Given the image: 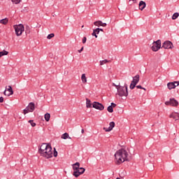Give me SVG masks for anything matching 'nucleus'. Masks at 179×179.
Listing matches in <instances>:
<instances>
[{
  "mask_svg": "<svg viewBox=\"0 0 179 179\" xmlns=\"http://www.w3.org/2000/svg\"><path fill=\"white\" fill-rule=\"evenodd\" d=\"M109 127H103V131H106V132H110V131H113V128L115 127V123L114 122H110L109 123Z\"/></svg>",
  "mask_w": 179,
  "mask_h": 179,
  "instance_id": "nucleus-12",
  "label": "nucleus"
},
{
  "mask_svg": "<svg viewBox=\"0 0 179 179\" xmlns=\"http://www.w3.org/2000/svg\"><path fill=\"white\" fill-rule=\"evenodd\" d=\"M116 89L117 90V94H118L120 97L128 96V85H127V84H125L124 86H116Z\"/></svg>",
  "mask_w": 179,
  "mask_h": 179,
  "instance_id": "nucleus-3",
  "label": "nucleus"
},
{
  "mask_svg": "<svg viewBox=\"0 0 179 179\" xmlns=\"http://www.w3.org/2000/svg\"><path fill=\"white\" fill-rule=\"evenodd\" d=\"M92 36H94L95 37V38H97V37H98L97 34H96V31H94V29L93 30Z\"/></svg>",
  "mask_w": 179,
  "mask_h": 179,
  "instance_id": "nucleus-35",
  "label": "nucleus"
},
{
  "mask_svg": "<svg viewBox=\"0 0 179 179\" xmlns=\"http://www.w3.org/2000/svg\"><path fill=\"white\" fill-rule=\"evenodd\" d=\"M136 88L137 89H142L143 90H145V92H146V88L143 87L141 85H137Z\"/></svg>",
  "mask_w": 179,
  "mask_h": 179,
  "instance_id": "nucleus-34",
  "label": "nucleus"
},
{
  "mask_svg": "<svg viewBox=\"0 0 179 179\" xmlns=\"http://www.w3.org/2000/svg\"><path fill=\"white\" fill-rule=\"evenodd\" d=\"M81 133H82V134H85V129H82Z\"/></svg>",
  "mask_w": 179,
  "mask_h": 179,
  "instance_id": "nucleus-44",
  "label": "nucleus"
},
{
  "mask_svg": "<svg viewBox=\"0 0 179 179\" xmlns=\"http://www.w3.org/2000/svg\"><path fill=\"white\" fill-rule=\"evenodd\" d=\"M175 85H177V83H175Z\"/></svg>",
  "mask_w": 179,
  "mask_h": 179,
  "instance_id": "nucleus-47",
  "label": "nucleus"
},
{
  "mask_svg": "<svg viewBox=\"0 0 179 179\" xmlns=\"http://www.w3.org/2000/svg\"><path fill=\"white\" fill-rule=\"evenodd\" d=\"M38 153L45 159H51L52 157V148L51 145L43 143L38 148Z\"/></svg>",
  "mask_w": 179,
  "mask_h": 179,
  "instance_id": "nucleus-1",
  "label": "nucleus"
},
{
  "mask_svg": "<svg viewBox=\"0 0 179 179\" xmlns=\"http://www.w3.org/2000/svg\"><path fill=\"white\" fill-rule=\"evenodd\" d=\"M149 157H153V153L150 152L148 154Z\"/></svg>",
  "mask_w": 179,
  "mask_h": 179,
  "instance_id": "nucleus-41",
  "label": "nucleus"
},
{
  "mask_svg": "<svg viewBox=\"0 0 179 179\" xmlns=\"http://www.w3.org/2000/svg\"><path fill=\"white\" fill-rule=\"evenodd\" d=\"M169 117L170 118H173V120H176V121H177V120H179V113L173 112L170 115Z\"/></svg>",
  "mask_w": 179,
  "mask_h": 179,
  "instance_id": "nucleus-16",
  "label": "nucleus"
},
{
  "mask_svg": "<svg viewBox=\"0 0 179 179\" xmlns=\"http://www.w3.org/2000/svg\"><path fill=\"white\" fill-rule=\"evenodd\" d=\"M133 1H136V0H133Z\"/></svg>",
  "mask_w": 179,
  "mask_h": 179,
  "instance_id": "nucleus-48",
  "label": "nucleus"
},
{
  "mask_svg": "<svg viewBox=\"0 0 179 179\" xmlns=\"http://www.w3.org/2000/svg\"><path fill=\"white\" fill-rule=\"evenodd\" d=\"M87 40V38H86V36H84L83 38V44H85L86 43V41Z\"/></svg>",
  "mask_w": 179,
  "mask_h": 179,
  "instance_id": "nucleus-37",
  "label": "nucleus"
},
{
  "mask_svg": "<svg viewBox=\"0 0 179 179\" xmlns=\"http://www.w3.org/2000/svg\"><path fill=\"white\" fill-rule=\"evenodd\" d=\"M138 8L140 10H143L146 8V2L141 1L138 4Z\"/></svg>",
  "mask_w": 179,
  "mask_h": 179,
  "instance_id": "nucleus-15",
  "label": "nucleus"
},
{
  "mask_svg": "<svg viewBox=\"0 0 179 179\" xmlns=\"http://www.w3.org/2000/svg\"><path fill=\"white\" fill-rule=\"evenodd\" d=\"M83 48H84L82 47L81 49L78 50V52H82V51H83Z\"/></svg>",
  "mask_w": 179,
  "mask_h": 179,
  "instance_id": "nucleus-42",
  "label": "nucleus"
},
{
  "mask_svg": "<svg viewBox=\"0 0 179 179\" xmlns=\"http://www.w3.org/2000/svg\"><path fill=\"white\" fill-rule=\"evenodd\" d=\"M54 34H50L49 35H48V36H47V38L48 39V40H51V38H52V37H54Z\"/></svg>",
  "mask_w": 179,
  "mask_h": 179,
  "instance_id": "nucleus-33",
  "label": "nucleus"
},
{
  "mask_svg": "<svg viewBox=\"0 0 179 179\" xmlns=\"http://www.w3.org/2000/svg\"><path fill=\"white\" fill-rule=\"evenodd\" d=\"M113 86H115V87H117V86H121V85H117L115 83H113Z\"/></svg>",
  "mask_w": 179,
  "mask_h": 179,
  "instance_id": "nucleus-43",
  "label": "nucleus"
},
{
  "mask_svg": "<svg viewBox=\"0 0 179 179\" xmlns=\"http://www.w3.org/2000/svg\"><path fill=\"white\" fill-rule=\"evenodd\" d=\"M173 43L170 41H166L162 44V48H164V50H171L173 48Z\"/></svg>",
  "mask_w": 179,
  "mask_h": 179,
  "instance_id": "nucleus-9",
  "label": "nucleus"
},
{
  "mask_svg": "<svg viewBox=\"0 0 179 179\" xmlns=\"http://www.w3.org/2000/svg\"><path fill=\"white\" fill-rule=\"evenodd\" d=\"M16 36H22L23 31H24V26L22 24L13 26Z\"/></svg>",
  "mask_w": 179,
  "mask_h": 179,
  "instance_id": "nucleus-4",
  "label": "nucleus"
},
{
  "mask_svg": "<svg viewBox=\"0 0 179 179\" xmlns=\"http://www.w3.org/2000/svg\"><path fill=\"white\" fill-rule=\"evenodd\" d=\"M71 139V137H69V134L68 133H64V134H62V139Z\"/></svg>",
  "mask_w": 179,
  "mask_h": 179,
  "instance_id": "nucleus-21",
  "label": "nucleus"
},
{
  "mask_svg": "<svg viewBox=\"0 0 179 179\" xmlns=\"http://www.w3.org/2000/svg\"><path fill=\"white\" fill-rule=\"evenodd\" d=\"M92 107L93 108H96V110H99L100 111H103V110H104V106L97 101L93 102Z\"/></svg>",
  "mask_w": 179,
  "mask_h": 179,
  "instance_id": "nucleus-10",
  "label": "nucleus"
},
{
  "mask_svg": "<svg viewBox=\"0 0 179 179\" xmlns=\"http://www.w3.org/2000/svg\"><path fill=\"white\" fill-rule=\"evenodd\" d=\"M99 31H104V30L101 28H99Z\"/></svg>",
  "mask_w": 179,
  "mask_h": 179,
  "instance_id": "nucleus-45",
  "label": "nucleus"
},
{
  "mask_svg": "<svg viewBox=\"0 0 179 179\" xmlns=\"http://www.w3.org/2000/svg\"><path fill=\"white\" fill-rule=\"evenodd\" d=\"M7 92H8V93L6 94V90H5V91L3 92V94L5 96H12V94H13V90L12 89V86L9 85L8 88L7 89Z\"/></svg>",
  "mask_w": 179,
  "mask_h": 179,
  "instance_id": "nucleus-13",
  "label": "nucleus"
},
{
  "mask_svg": "<svg viewBox=\"0 0 179 179\" xmlns=\"http://www.w3.org/2000/svg\"><path fill=\"white\" fill-rule=\"evenodd\" d=\"M8 54H9V52H8L6 50H3V51L0 52V58H1V57H3V55H8Z\"/></svg>",
  "mask_w": 179,
  "mask_h": 179,
  "instance_id": "nucleus-22",
  "label": "nucleus"
},
{
  "mask_svg": "<svg viewBox=\"0 0 179 179\" xmlns=\"http://www.w3.org/2000/svg\"><path fill=\"white\" fill-rule=\"evenodd\" d=\"M94 26H97L98 27H99V26H101V21L99 20V21H96L94 22Z\"/></svg>",
  "mask_w": 179,
  "mask_h": 179,
  "instance_id": "nucleus-26",
  "label": "nucleus"
},
{
  "mask_svg": "<svg viewBox=\"0 0 179 179\" xmlns=\"http://www.w3.org/2000/svg\"><path fill=\"white\" fill-rule=\"evenodd\" d=\"M107 110L108 111V113H113L114 109L113 108V106H109L107 108Z\"/></svg>",
  "mask_w": 179,
  "mask_h": 179,
  "instance_id": "nucleus-27",
  "label": "nucleus"
},
{
  "mask_svg": "<svg viewBox=\"0 0 179 179\" xmlns=\"http://www.w3.org/2000/svg\"><path fill=\"white\" fill-rule=\"evenodd\" d=\"M1 24H8V18H4L0 20Z\"/></svg>",
  "mask_w": 179,
  "mask_h": 179,
  "instance_id": "nucleus-24",
  "label": "nucleus"
},
{
  "mask_svg": "<svg viewBox=\"0 0 179 179\" xmlns=\"http://www.w3.org/2000/svg\"><path fill=\"white\" fill-rule=\"evenodd\" d=\"M25 33H26V34H30V27L29 26L26 27Z\"/></svg>",
  "mask_w": 179,
  "mask_h": 179,
  "instance_id": "nucleus-29",
  "label": "nucleus"
},
{
  "mask_svg": "<svg viewBox=\"0 0 179 179\" xmlns=\"http://www.w3.org/2000/svg\"><path fill=\"white\" fill-rule=\"evenodd\" d=\"M141 76L139 74H136V76L133 77V80L131 81V83H134L135 85H138L139 83V79Z\"/></svg>",
  "mask_w": 179,
  "mask_h": 179,
  "instance_id": "nucleus-14",
  "label": "nucleus"
},
{
  "mask_svg": "<svg viewBox=\"0 0 179 179\" xmlns=\"http://www.w3.org/2000/svg\"><path fill=\"white\" fill-rule=\"evenodd\" d=\"M159 48H162V41H160V39L153 42L151 50L156 52L159 51Z\"/></svg>",
  "mask_w": 179,
  "mask_h": 179,
  "instance_id": "nucleus-6",
  "label": "nucleus"
},
{
  "mask_svg": "<svg viewBox=\"0 0 179 179\" xmlns=\"http://www.w3.org/2000/svg\"><path fill=\"white\" fill-rule=\"evenodd\" d=\"M94 30L95 31L96 34H99V33H100V28H96Z\"/></svg>",
  "mask_w": 179,
  "mask_h": 179,
  "instance_id": "nucleus-36",
  "label": "nucleus"
},
{
  "mask_svg": "<svg viewBox=\"0 0 179 179\" xmlns=\"http://www.w3.org/2000/svg\"><path fill=\"white\" fill-rule=\"evenodd\" d=\"M13 3H15V5H17V3H20L22 2V0H11Z\"/></svg>",
  "mask_w": 179,
  "mask_h": 179,
  "instance_id": "nucleus-30",
  "label": "nucleus"
},
{
  "mask_svg": "<svg viewBox=\"0 0 179 179\" xmlns=\"http://www.w3.org/2000/svg\"><path fill=\"white\" fill-rule=\"evenodd\" d=\"M28 122L31 124V127H36V122L34 120H29Z\"/></svg>",
  "mask_w": 179,
  "mask_h": 179,
  "instance_id": "nucleus-32",
  "label": "nucleus"
},
{
  "mask_svg": "<svg viewBox=\"0 0 179 179\" xmlns=\"http://www.w3.org/2000/svg\"><path fill=\"white\" fill-rule=\"evenodd\" d=\"M179 13H175L173 16H172V20H176L177 17H178Z\"/></svg>",
  "mask_w": 179,
  "mask_h": 179,
  "instance_id": "nucleus-25",
  "label": "nucleus"
},
{
  "mask_svg": "<svg viewBox=\"0 0 179 179\" xmlns=\"http://www.w3.org/2000/svg\"><path fill=\"white\" fill-rule=\"evenodd\" d=\"M36 110V104L34 103L31 102L29 103L28 106L26 107L25 109L23 110V114L26 115L28 113H33Z\"/></svg>",
  "mask_w": 179,
  "mask_h": 179,
  "instance_id": "nucleus-5",
  "label": "nucleus"
},
{
  "mask_svg": "<svg viewBox=\"0 0 179 179\" xmlns=\"http://www.w3.org/2000/svg\"><path fill=\"white\" fill-rule=\"evenodd\" d=\"M0 103H3V98L2 96L0 97Z\"/></svg>",
  "mask_w": 179,
  "mask_h": 179,
  "instance_id": "nucleus-40",
  "label": "nucleus"
},
{
  "mask_svg": "<svg viewBox=\"0 0 179 179\" xmlns=\"http://www.w3.org/2000/svg\"><path fill=\"white\" fill-rule=\"evenodd\" d=\"M86 107L87 108H92V101L89 99H86Z\"/></svg>",
  "mask_w": 179,
  "mask_h": 179,
  "instance_id": "nucleus-18",
  "label": "nucleus"
},
{
  "mask_svg": "<svg viewBox=\"0 0 179 179\" xmlns=\"http://www.w3.org/2000/svg\"><path fill=\"white\" fill-rule=\"evenodd\" d=\"M177 86H179V81H175L173 83H169L167 84L168 89L171 90L172 89H176Z\"/></svg>",
  "mask_w": 179,
  "mask_h": 179,
  "instance_id": "nucleus-11",
  "label": "nucleus"
},
{
  "mask_svg": "<svg viewBox=\"0 0 179 179\" xmlns=\"http://www.w3.org/2000/svg\"><path fill=\"white\" fill-rule=\"evenodd\" d=\"M116 164H121L124 162H128V152L124 149L117 150L115 154Z\"/></svg>",
  "mask_w": 179,
  "mask_h": 179,
  "instance_id": "nucleus-2",
  "label": "nucleus"
},
{
  "mask_svg": "<svg viewBox=\"0 0 179 179\" xmlns=\"http://www.w3.org/2000/svg\"><path fill=\"white\" fill-rule=\"evenodd\" d=\"M108 62H110V61L108 59H104V60H101L99 62V64L101 66V65H104L105 64H108Z\"/></svg>",
  "mask_w": 179,
  "mask_h": 179,
  "instance_id": "nucleus-23",
  "label": "nucleus"
},
{
  "mask_svg": "<svg viewBox=\"0 0 179 179\" xmlns=\"http://www.w3.org/2000/svg\"><path fill=\"white\" fill-rule=\"evenodd\" d=\"M85 171H86V169L83 167H80L76 171H73V176H74L76 178H78V177H79V176H82Z\"/></svg>",
  "mask_w": 179,
  "mask_h": 179,
  "instance_id": "nucleus-8",
  "label": "nucleus"
},
{
  "mask_svg": "<svg viewBox=\"0 0 179 179\" xmlns=\"http://www.w3.org/2000/svg\"><path fill=\"white\" fill-rule=\"evenodd\" d=\"M81 80L83 83H86L87 82V79L86 78V74L83 73L81 76Z\"/></svg>",
  "mask_w": 179,
  "mask_h": 179,
  "instance_id": "nucleus-20",
  "label": "nucleus"
},
{
  "mask_svg": "<svg viewBox=\"0 0 179 179\" xmlns=\"http://www.w3.org/2000/svg\"><path fill=\"white\" fill-rule=\"evenodd\" d=\"M53 156L54 157H57V156H58V152L57 151V149H55V148H54Z\"/></svg>",
  "mask_w": 179,
  "mask_h": 179,
  "instance_id": "nucleus-31",
  "label": "nucleus"
},
{
  "mask_svg": "<svg viewBox=\"0 0 179 179\" xmlns=\"http://www.w3.org/2000/svg\"><path fill=\"white\" fill-rule=\"evenodd\" d=\"M73 171H78V169L80 168V163L76 162L72 164Z\"/></svg>",
  "mask_w": 179,
  "mask_h": 179,
  "instance_id": "nucleus-17",
  "label": "nucleus"
},
{
  "mask_svg": "<svg viewBox=\"0 0 179 179\" xmlns=\"http://www.w3.org/2000/svg\"><path fill=\"white\" fill-rule=\"evenodd\" d=\"M113 108H114L115 107H117V104L114 103H111V105Z\"/></svg>",
  "mask_w": 179,
  "mask_h": 179,
  "instance_id": "nucleus-39",
  "label": "nucleus"
},
{
  "mask_svg": "<svg viewBox=\"0 0 179 179\" xmlns=\"http://www.w3.org/2000/svg\"><path fill=\"white\" fill-rule=\"evenodd\" d=\"M45 120L46 122H48V121H50V118H51V115L50 113H46L45 114Z\"/></svg>",
  "mask_w": 179,
  "mask_h": 179,
  "instance_id": "nucleus-19",
  "label": "nucleus"
},
{
  "mask_svg": "<svg viewBox=\"0 0 179 179\" xmlns=\"http://www.w3.org/2000/svg\"><path fill=\"white\" fill-rule=\"evenodd\" d=\"M116 179H121V178H117Z\"/></svg>",
  "mask_w": 179,
  "mask_h": 179,
  "instance_id": "nucleus-46",
  "label": "nucleus"
},
{
  "mask_svg": "<svg viewBox=\"0 0 179 179\" xmlns=\"http://www.w3.org/2000/svg\"><path fill=\"white\" fill-rule=\"evenodd\" d=\"M166 106H171V107H178V101L174 98H171L169 101L165 102Z\"/></svg>",
  "mask_w": 179,
  "mask_h": 179,
  "instance_id": "nucleus-7",
  "label": "nucleus"
},
{
  "mask_svg": "<svg viewBox=\"0 0 179 179\" xmlns=\"http://www.w3.org/2000/svg\"><path fill=\"white\" fill-rule=\"evenodd\" d=\"M136 87V84L131 83L129 87L131 90H134V89H135Z\"/></svg>",
  "mask_w": 179,
  "mask_h": 179,
  "instance_id": "nucleus-28",
  "label": "nucleus"
},
{
  "mask_svg": "<svg viewBox=\"0 0 179 179\" xmlns=\"http://www.w3.org/2000/svg\"><path fill=\"white\" fill-rule=\"evenodd\" d=\"M101 26H102V27H106V26H107V23H103V22H101Z\"/></svg>",
  "mask_w": 179,
  "mask_h": 179,
  "instance_id": "nucleus-38",
  "label": "nucleus"
}]
</instances>
